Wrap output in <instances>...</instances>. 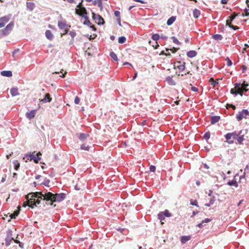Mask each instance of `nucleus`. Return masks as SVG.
I'll use <instances>...</instances> for the list:
<instances>
[{"label":"nucleus","mask_w":249,"mask_h":249,"mask_svg":"<svg viewBox=\"0 0 249 249\" xmlns=\"http://www.w3.org/2000/svg\"><path fill=\"white\" fill-rule=\"evenodd\" d=\"M42 192H36L28 194L26 196L27 201L24 202L22 206L25 207L29 206L31 208H33L34 206H36L37 204L40 203L41 200L42 199Z\"/></svg>","instance_id":"obj_1"},{"label":"nucleus","mask_w":249,"mask_h":249,"mask_svg":"<svg viewBox=\"0 0 249 249\" xmlns=\"http://www.w3.org/2000/svg\"><path fill=\"white\" fill-rule=\"evenodd\" d=\"M42 200L49 202L48 204L53 205L55 202H61L63 201L66 197V195L64 193L53 194L51 192L45 193L42 192Z\"/></svg>","instance_id":"obj_2"},{"label":"nucleus","mask_w":249,"mask_h":249,"mask_svg":"<svg viewBox=\"0 0 249 249\" xmlns=\"http://www.w3.org/2000/svg\"><path fill=\"white\" fill-rule=\"evenodd\" d=\"M249 86V84L244 81L242 84L236 83L234 84V87L231 89L230 92L232 94L236 95L239 94L242 96L243 93L246 92L249 90L247 88Z\"/></svg>","instance_id":"obj_3"},{"label":"nucleus","mask_w":249,"mask_h":249,"mask_svg":"<svg viewBox=\"0 0 249 249\" xmlns=\"http://www.w3.org/2000/svg\"><path fill=\"white\" fill-rule=\"evenodd\" d=\"M185 63L184 62L177 61L174 63L173 70L172 73H174V76H179L180 73L182 71L185 69Z\"/></svg>","instance_id":"obj_4"},{"label":"nucleus","mask_w":249,"mask_h":249,"mask_svg":"<svg viewBox=\"0 0 249 249\" xmlns=\"http://www.w3.org/2000/svg\"><path fill=\"white\" fill-rule=\"evenodd\" d=\"M77 7V8L75 9L76 14L83 17H86L87 11L86 8L83 6L82 2L79 3Z\"/></svg>","instance_id":"obj_5"},{"label":"nucleus","mask_w":249,"mask_h":249,"mask_svg":"<svg viewBox=\"0 0 249 249\" xmlns=\"http://www.w3.org/2000/svg\"><path fill=\"white\" fill-rule=\"evenodd\" d=\"M158 219L161 222V224L162 225L164 223L163 221H165L166 217L169 218L171 216V213H169L168 210H165L163 212H160L158 215Z\"/></svg>","instance_id":"obj_6"},{"label":"nucleus","mask_w":249,"mask_h":249,"mask_svg":"<svg viewBox=\"0 0 249 249\" xmlns=\"http://www.w3.org/2000/svg\"><path fill=\"white\" fill-rule=\"evenodd\" d=\"M236 118L238 121L242 120L243 118H249V112L247 109H243L236 115Z\"/></svg>","instance_id":"obj_7"},{"label":"nucleus","mask_w":249,"mask_h":249,"mask_svg":"<svg viewBox=\"0 0 249 249\" xmlns=\"http://www.w3.org/2000/svg\"><path fill=\"white\" fill-rule=\"evenodd\" d=\"M237 137V133L236 132L227 133L225 135L226 141L229 143H232L233 140H235Z\"/></svg>","instance_id":"obj_8"},{"label":"nucleus","mask_w":249,"mask_h":249,"mask_svg":"<svg viewBox=\"0 0 249 249\" xmlns=\"http://www.w3.org/2000/svg\"><path fill=\"white\" fill-rule=\"evenodd\" d=\"M13 26L14 23L13 22H10L4 29L0 30V34L3 36L7 35L12 31Z\"/></svg>","instance_id":"obj_9"},{"label":"nucleus","mask_w":249,"mask_h":249,"mask_svg":"<svg viewBox=\"0 0 249 249\" xmlns=\"http://www.w3.org/2000/svg\"><path fill=\"white\" fill-rule=\"evenodd\" d=\"M41 155V154L40 152L36 154V152H34L31 154L29 155L28 157H29L30 160H34L35 162L38 163V161L40 160V158L39 157V156Z\"/></svg>","instance_id":"obj_10"},{"label":"nucleus","mask_w":249,"mask_h":249,"mask_svg":"<svg viewBox=\"0 0 249 249\" xmlns=\"http://www.w3.org/2000/svg\"><path fill=\"white\" fill-rule=\"evenodd\" d=\"M92 18L98 24H103L105 23L103 18L99 15L92 13Z\"/></svg>","instance_id":"obj_11"},{"label":"nucleus","mask_w":249,"mask_h":249,"mask_svg":"<svg viewBox=\"0 0 249 249\" xmlns=\"http://www.w3.org/2000/svg\"><path fill=\"white\" fill-rule=\"evenodd\" d=\"M10 20V18L8 17L4 16L0 18V28L4 26L5 24L7 23Z\"/></svg>","instance_id":"obj_12"},{"label":"nucleus","mask_w":249,"mask_h":249,"mask_svg":"<svg viewBox=\"0 0 249 249\" xmlns=\"http://www.w3.org/2000/svg\"><path fill=\"white\" fill-rule=\"evenodd\" d=\"M36 110H32L29 112H27L26 113V117L29 119V120H31L33 119L35 115Z\"/></svg>","instance_id":"obj_13"},{"label":"nucleus","mask_w":249,"mask_h":249,"mask_svg":"<svg viewBox=\"0 0 249 249\" xmlns=\"http://www.w3.org/2000/svg\"><path fill=\"white\" fill-rule=\"evenodd\" d=\"M52 100V98L51 97L50 94L49 93H47L45 94V97L40 100V102L42 103H47L50 102Z\"/></svg>","instance_id":"obj_14"},{"label":"nucleus","mask_w":249,"mask_h":249,"mask_svg":"<svg viewBox=\"0 0 249 249\" xmlns=\"http://www.w3.org/2000/svg\"><path fill=\"white\" fill-rule=\"evenodd\" d=\"M241 133V131H240L239 133H237V137L235 140L237 141V143H241L242 142L244 141V136L241 135L240 134Z\"/></svg>","instance_id":"obj_15"},{"label":"nucleus","mask_w":249,"mask_h":249,"mask_svg":"<svg viewBox=\"0 0 249 249\" xmlns=\"http://www.w3.org/2000/svg\"><path fill=\"white\" fill-rule=\"evenodd\" d=\"M84 18H85V21H84V24L85 25H87L88 26H90V27L91 28L93 29V30H94V31L96 30V28H95L94 26L91 25V23L90 22V21L89 20L87 16H86V17H84Z\"/></svg>","instance_id":"obj_16"},{"label":"nucleus","mask_w":249,"mask_h":249,"mask_svg":"<svg viewBox=\"0 0 249 249\" xmlns=\"http://www.w3.org/2000/svg\"><path fill=\"white\" fill-rule=\"evenodd\" d=\"M20 210V207L19 206H18V210L15 211L13 213L10 214V217L11 219H15L16 217L19 214Z\"/></svg>","instance_id":"obj_17"},{"label":"nucleus","mask_w":249,"mask_h":249,"mask_svg":"<svg viewBox=\"0 0 249 249\" xmlns=\"http://www.w3.org/2000/svg\"><path fill=\"white\" fill-rule=\"evenodd\" d=\"M20 210V207L19 206H18V210L15 211L13 213L10 214V217L11 219H15L16 217L19 214Z\"/></svg>","instance_id":"obj_18"},{"label":"nucleus","mask_w":249,"mask_h":249,"mask_svg":"<svg viewBox=\"0 0 249 249\" xmlns=\"http://www.w3.org/2000/svg\"><path fill=\"white\" fill-rule=\"evenodd\" d=\"M1 75L6 77H11L12 76V72L10 71H1Z\"/></svg>","instance_id":"obj_19"},{"label":"nucleus","mask_w":249,"mask_h":249,"mask_svg":"<svg viewBox=\"0 0 249 249\" xmlns=\"http://www.w3.org/2000/svg\"><path fill=\"white\" fill-rule=\"evenodd\" d=\"M197 54V53L196 51L192 50L190 51L187 53V55L190 58H193L195 57Z\"/></svg>","instance_id":"obj_20"},{"label":"nucleus","mask_w":249,"mask_h":249,"mask_svg":"<svg viewBox=\"0 0 249 249\" xmlns=\"http://www.w3.org/2000/svg\"><path fill=\"white\" fill-rule=\"evenodd\" d=\"M220 120V117L218 116H214L211 117V123L213 124L217 123Z\"/></svg>","instance_id":"obj_21"},{"label":"nucleus","mask_w":249,"mask_h":249,"mask_svg":"<svg viewBox=\"0 0 249 249\" xmlns=\"http://www.w3.org/2000/svg\"><path fill=\"white\" fill-rule=\"evenodd\" d=\"M191 236L190 235H189V236H182L181 238V242L182 243V244H185L186 243L187 241H188L189 240H190L191 239Z\"/></svg>","instance_id":"obj_22"},{"label":"nucleus","mask_w":249,"mask_h":249,"mask_svg":"<svg viewBox=\"0 0 249 249\" xmlns=\"http://www.w3.org/2000/svg\"><path fill=\"white\" fill-rule=\"evenodd\" d=\"M45 36L46 37L50 40H51L53 37V35L50 30H47L45 32Z\"/></svg>","instance_id":"obj_23"},{"label":"nucleus","mask_w":249,"mask_h":249,"mask_svg":"<svg viewBox=\"0 0 249 249\" xmlns=\"http://www.w3.org/2000/svg\"><path fill=\"white\" fill-rule=\"evenodd\" d=\"M11 94L13 96H15L19 94L18 89L17 88H12L10 90Z\"/></svg>","instance_id":"obj_24"},{"label":"nucleus","mask_w":249,"mask_h":249,"mask_svg":"<svg viewBox=\"0 0 249 249\" xmlns=\"http://www.w3.org/2000/svg\"><path fill=\"white\" fill-rule=\"evenodd\" d=\"M193 16L195 18H198L200 15V11L197 9H195L193 12Z\"/></svg>","instance_id":"obj_25"},{"label":"nucleus","mask_w":249,"mask_h":249,"mask_svg":"<svg viewBox=\"0 0 249 249\" xmlns=\"http://www.w3.org/2000/svg\"><path fill=\"white\" fill-rule=\"evenodd\" d=\"M66 26V23L65 21H60L58 22V26L60 29H64L65 28Z\"/></svg>","instance_id":"obj_26"},{"label":"nucleus","mask_w":249,"mask_h":249,"mask_svg":"<svg viewBox=\"0 0 249 249\" xmlns=\"http://www.w3.org/2000/svg\"><path fill=\"white\" fill-rule=\"evenodd\" d=\"M14 240V238L10 237H7L5 239V245L8 246L10 245L11 242Z\"/></svg>","instance_id":"obj_27"},{"label":"nucleus","mask_w":249,"mask_h":249,"mask_svg":"<svg viewBox=\"0 0 249 249\" xmlns=\"http://www.w3.org/2000/svg\"><path fill=\"white\" fill-rule=\"evenodd\" d=\"M35 6V4L33 2H27V7L30 11L33 10Z\"/></svg>","instance_id":"obj_28"},{"label":"nucleus","mask_w":249,"mask_h":249,"mask_svg":"<svg viewBox=\"0 0 249 249\" xmlns=\"http://www.w3.org/2000/svg\"><path fill=\"white\" fill-rule=\"evenodd\" d=\"M239 14H235V13H234L233 14V15L230 16L229 17V19H227V20H229V23H231V22L234 19V18L238 16Z\"/></svg>","instance_id":"obj_29"},{"label":"nucleus","mask_w":249,"mask_h":249,"mask_svg":"<svg viewBox=\"0 0 249 249\" xmlns=\"http://www.w3.org/2000/svg\"><path fill=\"white\" fill-rule=\"evenodd\" d=\"M213 38L216 40H221L223 38V36L219 34H216L212 36Z\"/></svg>","instance_id":"obj_30"},{"label":"nucleus","mask_w":249,"mask_h":249,"mask_svg":"<svg viewBox=\"0 0 249 249\" xmlns=\"http://www.w3.org/2000/svg\"><path fill=\"white\" fill-rule=\"evenodd\" d=\"M75 188L77 190H83L85 189V185L81 186L80 183H77L75 186Z\"/></svg>","instance_id":"obj_31"},{"label":"nucleus","mask_w":249,"mask_h":249,"mask_svg":"<svg viewBox=\"0 0 249 249\" xmlns=\"http://www.w3.org/2000/svg\"><path fill=\"white\" fill-rule=\"evenodd\" d=\"M110 56L114 61H117L118 60L117 56L114 52H111L110 53Z\"/></svg>","instance_id":"obj_32"},{"label":"nucleus","mask_w":249,"mask_h":249,"mask_svg":"<svg viewBox=\"0 0 249 249\" xmlns=\"http://www.w3.org/2000/svg\"><path fill=\"white\" fill-rule=\"evenodd\" d=\"M226 24L234 30H237L239 29L238 27L236 26H233V25L231 24V23H229V20L226 21Z\"/></svg>","instance_id":"obj_33"},{"label":"nucleus","mask_w":249,"mask_h":249,"mask_svg":"<svg viewBox=\"0 0 249 249\" xmlns=\"http://www.w3.org/2000/svg\"><path fill=\"white\" fill-rule=\"evenodd\" d=\"M152 38L156 41V43H157V41L159 39L160 36L158 34H153L152 36Z\"/></svg>","instance_id":"obj_34"},{"label":"nucleus","mask_w":249,"mask_h":249,"mask_svg":"<svg viewBox=\"0 0 249 249\" xmlns=\"http://www.w3.org/2000/svg\"><path fill=\"white\" fill-rule=\"evenodd\" d=\"M88 136V135H86L85 134H84V133H81L80 135H79V139L82 141L83 140H85L87 137Z\"/></svg>","instance_id":"obj_35"},{"label":"nucleus","mask_w":249,"mask_h":249,"mask_svg":"<svg viewBox=\"0 0 249 249\" xmlns=\"http://www.w3.org/2000/svg\"><path fill=\"white\" fill-rule=\"evenodd\" d=\"M126 41V38L124 36H121L118 38V42L119 43H124Z\"/></svg>","instance_id":"obj_36"},{"label":"nucleus","mask_w":249,"mask_h":249,"mask_svg":"<svg viewBox=\"0 0 249 249\" xmlns=\"http://www.w3.org/2000/svg\"><path fill=\"white\" fill-rule=\"evenodd\" d=\"M14 164V167H15V169L17 170L19 166H20V164H19V163L18 162V160H15L13 162Z\"/></svg>","instance_id":"obj_37"},{"label":"nucleus","mask_w":249,"mask_h":249,"mask_svg":"<svg viewBox=\"0 0 249 249\" xmlns=\"http://www.w3.org/2000/svg\"><path fill=\"white\" fill-rule=\"evenodd\" d=\"M228 184L230 186H234L235 187H237L238 185L236 181L233 180L228 182Z\"/></svg>","instance_id":"obj_38"},{"label":"nucleus","mask_w":249,"mask_h":249,"mask_svg":"<svg viewBox=\"0 0 249 249\" xmlns=\"http://www.w3.org/2000/svg\"><path fill=\"white\" fill-rule=\"evenodd\" d=\"M210 82H211V85H213V87H214L215 85L218 84V82L214 81L213 78H210Z\"/></svg>","instance_id":"obj_39"},{"label":"nucleus","mask_w":249,"mask_h":249,"mask_svg":"<svg viewBox=\"0 0 249 249\" xmlns=\"http://www.w3.org/2000/svg\"><path fill=\"white\" fill-rule=\"evenodd\" d=\"M172 39L174 43L175 44L180 45L181 43L174 36H172Z\"/></svg>","instance_id":"obj_40"},{"label":"nucleus","mask_w":249,"mask_h":249,"mask_svg":"<svg viewBox=\"0 0 249 249\" xmlns=\"http://www.w3.org/2000/svg\"><path fill=\"white\" fill-rule=\"evenodd\" d=\"M249 10L248 9H245L244 13L242 14V16H249V12H248Z\"/></svg>","instance_id":"obj_41"},{"label":"nucleus","mask_w":249,"mask_h":249,"mask_svg":"<svg viewBox=\"0 0 249 249\" xmlns=\"http://www.w3.org/2000/svg\"><path fill=\"white\" fill-rule=\"evenodd\" d=\"M81 148L83 150H89V147L88 145H86L85 144H82Z\"/></svg>","instance_id":"obj_42"},{"label":"nucleus","mask_w":249,"mask_h":249,"mask_svg":"<svg viewBox=\"0 0 249 249\" xmlns=\"http://www.w3.org/2000/svg\"><path fill=\"white\" fill-rule=\"evenodd\" d=\"M226 60L227 61V65L228 67L231 66L232 65V62L229 59V57H227Z\"/></svg>","instance_id":"obj_43"},{"label":"nucleus","mask_w":249,"mask_h":249,"mask_svg":"<svg viewBox=\"0 0 249 249\" xmlns=\"http://www.w3.org/2000/svg\"><path fill=\"white\" fill-rule=\"evenodd\" d=\"M204 138L206 140L209 139L210 138V132H206V133H205L204 135Z\"/></svg>","instance_id":"obj_44"},{"label":"nucleus","mask_w":249,"mask_h":249,"mask_svg":"<svg viewBox=\"0 0 249 249\" xmlns=\"http://www.w3.org/2000/svg\"><path fill=\"white\" fill-rule=\"evenodd\" d=\"M190 203L192 205H195V206H197V207L198 206V204H197V201L196 200H194L193 201H191Z\"/></svg>","instance_id":"obj_45"},{"label":"nucleus","mask_w":249,"mask_h":249,"mask_svg":"<svg viewBox=\"0 0 249 249\" xmlns=\"http://www.w3.org/2000/svg\"><path fill=\"white\" fill-rule=\"evenodd\" d=\"M114 15L117 18H118L119 17H120V12L119 11H115Z\"/></svg>","instance_id":"obj_46"},{"label":"nucleus","mask_w":249,"mask_h":249,"mask_svg":"<svg viewBox=\"0 0 249 249\" xmlns=\"http://www.w3.org/2000/svg\"><path fill=\"white\" fill-rule=\"evenodd\" d=\"M80 98L76 96L74 99V103L75 104H78L80 103Z\"/></svg>","instance_id":"obj_47"},{"label":"nucleus","mask_w":249,"mask_h":249,"mask_svg":"<svg viewBox=\"0 0 249 249\" xmlns=\"http://www.w3.org/2000/svg\"><path fill=\"white\" fill-rule=\"evenodd\" d=\"M156 170V167L154 165H151L150 167V171L151 172H155Z\"/></svg>","instance_id":"obj_48"},{"label":"nucleus","mask_w":249,"mask_h":249,"mask_svg":"<svg viewBox=\"0 0 249 249\" xmlns=\"http://www.w3.org/2000/svg\"><path fill=\"white\" fill-rule=\"evenodd\" d=\"M179 49V48L172 47V53H176L177 51Z\"/></svg>","instance_id":"obj_49"},{"label":"nucleus","mask_w":249,"mask_h":249,"mask_svg":"<svg viewBox=\"0 0 249 249\" xmlns=\"http://www.w3.org/2000/svg\"><path fill=\"white\" fill-rule=\"evenodd\" d=\"M191 90L193 91L196 92L198 91V89L195 87H192L191 88Z\"/></svg>","instance_id":"obj_50"},{"label":"nucleus","mask_w":249,"mask_h":249,"mask_svg":"<svg viewBox=\"0 0 249 249\" xmlns=\"http://www.w3.org/2000/svg\"><path fill=\"white\" fill-rule=\"evenodd\" d=\"M211 221V219L209 218H206L205 220H202V223H208Z\"/></svg>","instance_id":"obj_51"},{"label":"nucleus","mask_w":249,"mask_h":249,"mask_svg":"<svg viewBox=\"0 0 249 249\" xmlns=\"http://www.w3.org/2000/svg\"><path fill=\"white\" fill-rule=\"evenodd\" d=\"M117 22H118V24H119L120 26H122V25H121V17H119L118 18H117Z\"/></svg>","instance_id":"obj_52"},{"label":"nucleus","mask_w":249,"mask_h":249,"mask_svg":"<svg viewBox=\"0 0 249 249\" xmlns=\"http://www.w3.org/2000/svg\"><path fill=\"white\" fill-rule=\"evenodd\" d=\"M167 24L168 25H171V18H170L167 21Z\"/></svg>","instance_id":"obj_53"},{"label":"nucleus","mask_w":249,"mask_h":249,"mask_svg":"<svg viewBox=\"0 0 249 249\" xmlns=\"http://www.w3.org/2000/svg\"><path fill=\"white\" fill-rule=\"evenodd\" d=\"M203 223H202V222H201L200 223L197 225V227L201 228L203 226Z\"/></svg>","instance_id":"obj_54"},{"label":"nucleus","mask_w":249,"mask_h":249,"mask_svg":"<svg viewBox=\"0 0 249 249\" xmlns=\"http://www.w3.org/2000/svg\"><path fill=\"white\" fill-rule=\"evenodd\" d=\"M98 2H99L98 3V6H99V7H100L101 8H102V1H98Z\"/></svg>","instance_id":"obj_55"},{"label":"nucleus","mask_w":249,"mask_h":249,"mask_svg":"<svg viewBox=\"0 0 249 249\" xmlns=\"http://www.w3.org/2000/svg\"><path fill=\"white\" fill-rule=\"evenodd\" d=\"M137 5H132V6H130L129 8H128V10H130L131 9H132L133 8L135 7H136Z\"/></svg>","instance_id":"obj_56"},{"label":"nucleus","mask_w":249,"mask_h":249,"mask_svg":"<svg viewBox=\"0 0 249 249\" xmlns=\"http://www.w3.org/2000/svg\"><path fill=\"white\" fill-rule=\"evenodd\" d=\"M67 72L65 71L64 74H62V75H60V76L62 78H64L65 77V75L67 74Z\"/></svg>","instance_id":"obj_57"},{"label":"nucleus","mask_w":249,"mask_h":249,"mask_svg":"<svg viewBox=\"0 0 249 249\" xmlns=\"http://www.w3.org/2000/svg\"><path fill=\"white\" fill-rule=\"evenodd\" d=\"M137 76V72H135L134 76L133 77V80H134Z\"/></svg>","instance_id":"obj_58"},{"label":"nucleus","mask_w":249,"mask_h":249,"mask_svg":"<svg viewBox=\"0 0 249 249\" xmlns=\"http://www.w3.org/2000/svg\"><path fill=\"white\" fill-rule=\"evenodd\" d=\"M230 107L233 109H235L236 108V107L234 105H230Z\"/></svg>","instance_id":"obj_59"},{"label":"nucleus","mask_w":249,"mask_h":249,"mask_svg":"<svg viewBox=\"0 0 249 249\" xmlns=\"http://www.w3.org/2000/svg\"><path fill=\"white\" fill-rule=\"evenodd\" d=\"M242 68L243 71H245V70L247 69V67L244 65L242 66Z\"/></svg>","instance_id":"obj_60"},{"label":"nucleus","mask_w":249,"mask_h":249,"mask_svg":"<svg viewBox=\"0 0 249 249\" xmlns=\"http://www.w3.org/2000/svg\"><path fill=\"white\" fill-rule=\"evenodd\" d=\"M176 18V17L172 16V23L175 21Z\"/></svg>","instance_id":"obj_61"},{"label":"nucleus","mask_w":249,"mask_h":249,"mask_svg":"<svg viewBox=\"0 0 249 249\" xmlns=\"http://www.w3.org/2000/svg\"><path fill=\"white\" fill-rule=\"evenodd\" d=\"M129 65L132 66L131 64L128 62H125L124 63L123 65Z\"/></svg>","instance_id":"obj_62"},{"label":"nucleus","mask_w":249,"mask_h":249,"mask_svg":"<svg viewBox=\"0 0 249 249\" xmlns=\"http://www.w3.org/2000/svg\"><path fill=\"white\" fill-rule=\"evenodd\" d=\"M246 3H247V4L248 5V9H249V1H246Z\"/></svg>","instance_id":"obj_63"},{"label":"nucleus","mask_w":249,"mask_h":249,"mask_svg":"<svg viewBox=\"0 0 249 249\" xmlns=\"http://www.w3.org/2000/svg\"><path fill=\"white\" fill-rule=\"evenodd\" d=\"M197 213H198V212L193 211V216L195 215Z\"/></svg>","instance_id":"obj_64"}]
</instances>
